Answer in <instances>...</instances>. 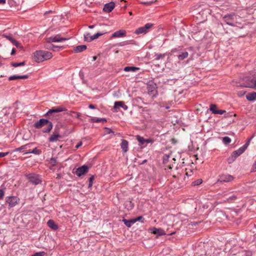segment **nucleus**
Listing matches in <instances>:
<instances>
[{"instance_id": "obj_11", "label": "nucleus", "mask_w": 256, "mask_h": 256, "mask_svg": "<svg viewBox=\"0 0 256 256\" xmlns=\"http://www.w3.org/2000/svg\"><path fill=\"white\" fill-rule=\"evenodd\" d=\"M69 40V38H64L60 36V34H56V36H52L47 38V42L50 43L51 42H61L62 41Z\"/></svg>"}, {"instance_id": "obj_59", "label": "nucleus", "mask_w": 256, "mask_h": 256, "mask_svg": "<svg viewBox=\"0 0 256 256\" xmlns=\"http://www.w3.org/2000/svg\"><path fill=\"white\" fill-rule=\"evenodd\" d=\"M244 93L243 92H238V94L240 96H243V95H244Z\"/></svg>"}, {"instance_id": "obj_52", "label": "nucleus", "mask_w": 256, "mask_h": 256, "mask_svg": "<svg viewBox=\"0 0 256 256\" xmlns=\"http://www.w3.org/2000/svg\"><path fill=\"white\" fill-rule=\"evenodd\" d=\"M169 157L170 156L168 155L165 154L164 156V162H166V160H168Z\"/></svg>"}, {"instance_id": "obj_56", "label": "nucleus", "mask_w": 256, "mask_h": 256, "mask_svg": "<svg viewBox=\"0 0 256 256\" xmlns=\"http://www.w3.org/2000/svg\"><path fill=\"white\" fill-rule=\"evenodd\" d=\"M6 3V0H0V4H4Z\"/></svg>"}, {"instance_id": "obj_20", "label": "nucleus", "mask_w": 256, "mask_h": 256, "mask_svg": "<svg viewBox=\"0 0 256 256\" xmlns=\"http://www.w3.org/2000/svg\"><path fill=\"white\" fill-rule=\"evenodd\" d=\"M120 146L124 152H126L128 150V142L126 140H122Z\"/></svg>"}, {"instance_id": "obj_61", "label": "nucleus", "mask_w": 256, "mask_h": 256, "mask_svg": "<svg viewBox=\"0 0 256 256\" xmlns=\"http://www.w3.org/2000/svg\"><path fill=\"white\" fill-rule=\"evenodd\" d=\"M92 59H93V60H93V61L96 60V56H93Z\"/></svg>"}, {"instance_id": "obj_5", "label": "nucleus", "mask_w": 256, "mask_h": 256, "mask_svg": "<svg viewBox=\"0 0 256 256\" xmlns=\"http://www.w3.org/2000/svg\"><path fill=\"white\" fill-rule=\"evenodd\" d=\"M26 176L28 181L34 185H38L42 182V178L38 174L31 173L26 174Z\"/></svg>"}, {"instance_id": "obj_36", "label": "nucleus", "mask_w": 256, "mask_h": 256, "mask_svg": "<svg viewBox=\"0 0 256 256\" xmlns=\"http://www.w3.org/2000/svg\"><path fill=\"white\" fill-rule=\"evenodd\" d=\"M231 142V139L228 136H224L222 138V142L224 144H228Z\"/></svg>"}, {"instance_id": "obj_17", "label": "nucleus", "mask_w": 256, "mask_h": 256, "mask_svg": "<svg viewBox=\"0 0 256 256\" xmlns=\"http://www.w3.org/2000/svg\"><path fill=\"white\" fill-rule=\"evenodd\" d=\"M126 36V31L124 30H120L115 32L112 34V38H122Z\"/></svg>"}, {"instance_id": "obj_38", "label": "nucleus", "mask_w": 256, "mask_h": 256, "mask_svg": "<svg viewBox=\"0 0 256 256\" xmlns=\"http://www.w3.org/2000/svg\"><path fill=\"white\" fill-rule=\"evenodd\" d=\"M104 34V33L97 32L96 34L92 36V38L91 39H90V40H93L95 39L98 38L99 36L103 35Z\"/></svg>"}, {"instance_id": "obj_31", "label": "nucleus", "mask_w": 256, "mask_h": 256, "mask_svg": "<svg viewBox=\"0 0 256 256\" xmlns=\"http://www.w3.org/2000/svg\"><path fill=\"white\" fill-rule=\"evenodd\" d=\"M32 144H33V143H30V144H28L16 148L15 151L20 152L24 149H26V148H28V147H30V146Z\"/></svg>"}, {"instance_id": "obj_26", "label": "nucleus", "mask_w": 256, "mask_h": 256, "mask_svg": "<svg viewBox=\"0 0 256 256\" xmlns=\"http://www.w3.org/2000/svg\"><path fill=\"white\" fill-rule=\"evenodd\" d=\"M140 68H136L135 66H126L124 68V70L125 72H135L136 70H138Z\"/></svg>"}, {"instance_id": "obj_40", "label": "nucleus", "mask_w": 256, "mask_h": 256, "mask_svg": "<svg viewBox=\"0 0 256 256\" xmlns=\"http://www.w3.org/2000/svg\"><path fill=\"white\" fill-rule=\"evenodd\" d=\"M50 163L52 166H54L57 164V160L56 158H50Z\"/></svg>"}, {"instance_id": "obj_47", "label": "nucleus", "mask_w": 256, "mask_h": 256, "mask_svg": "<svg viewBox=\"0 0 256 256\" xmlns=\"http://www.w3.org/2000/svg\"><path fill=\"white\" fill-rule=\"evenodd\" d=\"M104 128L106 130L107 134H110L111 133L114 134V131L112 130H111L110 128Z\"/></svg>"}, {"instance_id": "obj_55", "label": "nucleus", "mask_w": 256, "mask_h": 256, "mask_svg": "<svg viewBox=\"0 0 256 256\" xmlns=\"http://www.w3.org/2000/svg\"><path fill=\"white\" fill-rule=\"evenodd\" d=\"M82 145V142H80L77 144L75 148H79Z\"/></svg>"}, {"instance_id": "obj_41", "label": "nucleus", "mask_w": 256, "mask_h": 256, "mask_svg": "<svg viewBox=\"0 0 256 256\" xmlns=\"http://www.w3.org/2000/svg\"><path fill=\"white\" fill-rule=\"evenodd\" d=\"M202 182V179H198L196 180H194L192 182V185L193 186H198Z\"/></svg>"}, {"instance_id": "obj_16", "label": "nucleus", "mask_w": 256, "mask_h": 256, "mask_svg": "<svg viewBox=\"0 0 256 256\" xmlns=\"http://www.w3.org/2000/svg\"><path fill=\"white\" fill-rule=\"evenodd\" d=\"M61 136L58 132H55L53 133L48 138V142H56L58 140L59 138H60Z\"/></svg>"}, {"instance_id": "obj_9", "label": "nucleus", "mask_w": 256, "mask_h": 256, "mask_svg": "<svg viewBox=\"0 0 256 256\" xmlns=\"http://www.w3.org/2000/svg\"><path fill=\"white\" fill-rule=\"evenodd\" d=\"M244 152L240 148L238 150L233 152L231 156L228 159V163L232 164L233 162L236 158L242 154Z\"/></svg>"}, {"instance_id": "obj_13", "label": "nucleus", "mask_w": 256, "mask_h": 256, "mask_svg": "<svg viewBox=\"0 0 256 256\" xmlns=\"http://www.w3.org/2000/svg\"><path fill=\"white\" fill-rule=\"evenodd\" d=\"M233 180V176L228 174H224L220 176L218 181L220 182H228L232 181Z\"/></svg>"}, {"instance_id": "obj_60", "label": "nucleus", "mask_w": 256, "mask_h": 256, "mask_svg": "<svg viewBox=\"0 0 256 256\" xmlns=\"http://www.w3.org/2000/svg\"><path fill=\"white\" fill-rule=\"evenodd\" d=\"M94 27V25H91V26H88V28L90 29L93 28Z\"/></svg>"}, {"instance_id": "obj_37", "label": "nucleus", "mask_w": 256, "mask_h": 256, "mask_svg": "<svg viewBox=\"0 0 256 256\" xmlns=\"http://www.w3.org/2000/svg\"><path fill=\"white\" fill-rule=\"evenodd\" d=\"M25 64V62H12L11 64V65L12 66H14V67H18V66H24Z\"/></svg>"}, {"instance_id": "obj_21", "label": "nucleus", "mask_w": 256, "mask_h": 256, "mask_svg": "<svg viewBox=\"0 0 256 256\" xmlns=\"http://www.w3.org/2000/svg\"><path fill=\"white\" fill-rule=\"evenodd\" d=\"M152 232L158 236H164L166 234L165 232L162 228H154Z\"/></svg>"}, {"instance_id": "obj_23", "label": "nucleus", "mask_w": 256, "mask_h": 256, "mask_svg": "<svg viewBox=\"0 0 256 256\" xmlns=\"http://www.w3.org/2000/svg\"><path fill=\"white\" fill-rule=\"evenodd\" d=\"M48 226L53 230H56L58 228V226L52 220H50L47 222Z\"/></svg>"}, {"instance_id": "obj_33", "label": "nucleus", "mask_w": 256, "mask_h": 256, "mask_svg": "<svg viewBox=\"0 0 256 256\" xmlns=\"http://www.w3.org/2000/svg\"><path fill=\"white\" fill-rule=\"evenodd\" d=\"M92 38V36H91L90 33L88 32L84 34V39L85 41L90 42L92 40H90V39H91Z\"/></svg>"}, {"instance_id": "obj_14", "label": "nucleus", "mask_w": 256, "mask_h": 256, "mask_svg": "<svg viewBox=\"0 0 256 256\" xmlns=\"http://www.w3.org/2000/svg\"><path fill=\"white\" fill-rule=\"evenodd\" d=\"M119 108H122L124 110H127L128 109V106L126 105L122 101H117L114 102L113 108L114 110L116 112H117V109Z\"/></svg>"}, {"instance_id": "obj_54", "label": "nucleus", "mask_w": 256, "mask_h": 256, "mask_svg": "<svg viewBox=\"0 0 256 256\" xmlns=\"http://www.w3.org/2000/svg\"><path fill=\"white\" fill-rule=\"evenodd\" d=\"M88 108L90 109H96V108L94 105L92 104H89Z\"/></svg>"}, {"instance_id": "obj_49", "label": "nucleus", "mask_w": 256, "mask_h": 256, "mask_svg": "<svg viewBox=\"0 0 256 256\" xmlns=\"http://www.w3.org/2000/svg\"><path fill=\"white\" fill-rule=\"evenodd\" d=\"M8 154H9V152H0V158L4 157V156L8 155Z\"/></svg>"}, {"instance_id": "obj_2", "label": "nucleus", "mask_w": 256, "mask_h": 256, "mask_svg": "<svg viewBox=\"0 0 256 256\" xmlns=\"http://www.w3.org/2000/svg\"><path fill=\"white\" fill-rule=\"evenodd\" d=\"M44 126H47V128H44L42 132L48 133L52 128L53 124L51 122L44 118L40 119L34 124V126L36 128H40Z\"/></svg>"}, {"instance_id": "obj_30", "label": "nucleus", "mask_w": 256, "mask_h": 256, "mask_svg": "<svg viewBox=\"0 0 256 256\" xmlns=\"http://www.w3.org/2000/svg\"><path fill=\"white\" fill-rule=\"evenodd\" d=\"M91 121L92 122H106V120L105 118H100L96 117H94L91 119Z\"/></svg>"}, {"instance_id": "obj_46", "label": "nucleus", "mask_w": 256, "mask_h": 256, "mask_svg": "<svg viewBox=\"0 0 256 256\" xmlns=\"http://www.w3.org/2000/svg\"><path fill=\"white\" fill-rule=\"evenodd\" d=\"M71 113H72L73 114H71L72 116H75L76 118H78L80 116V114L79 112H72Z\"/></svg>"}, {"instance_id": "obj_18", "label": "nucleus", "mask_w": 256, "mask_h": 256, "mask_svg": "<svg viewBox=\"0 0 256 256\" xmlns=\"http://www.w3.org/2000/svg\"><path fill=\"white\" fill-rule=\"evenodd\" d=\"M244 86L256 90V79H251L244 84Z\"/></svg>"}, {"instance_id": "obj_28", "label": "nucleus", "mask_w": 256, "mask_h": 256, "mask_svg": "<svg viewBox=\"0 0 256 256\" xmlns=\"http://www.w3.org/2000/svg\"><path fill=\"white\" fill-rule=\"evenodd\" d=\"M41 153L42 150H40L36 148H35L32 150L26 152L24 153V154H34L39 155L41 154Z\"/></svg>"}, {"instance_id": "obj_10", "label": "nucleus", "mask_w": 256, "mask_h": 256, "mask_svg": "<svg viewBox=\"0 0 256 256\" xmlns=\"http://www.w3.org/2000/svg\"><path fill=\"white\" fill-rule=\"evenodd\" d=\"M152 26L153 24H152L147 23L144 26L138 28L135 31V34H146Z\"/></svg>"}, {"instance_id": "obj_35", "label": "nucleus", "mask_w": 256, "mask_h": 256, "mask_svg": "<svg viewBox=\"0 0 256 256\" xmlns=\"http://www.w3.org/2000/svg\"><path fill=\"white\" fill-rule=\"evenodd\" d=\"M136 140L140 143V144H144L146 143V139L140 136H136Z\"/></svg>"}, {"instance_id": "obj_44", "label": "nucleus", "mask_w": 256, "mask_h": 256, "mask_svg": "<svg viewBox=\"0 0 256 256\" xmlns=\"http://www.w3.org/2000/svg\"><path fill=\"white\" fill-rule=\"evenodd\" d=\"M13 45L15 46L16 48H20L21 47L20 44L16 40H14L12 42Z\"/></svg>"}, {"instance_id": "obj_3", "label": "nucleus", "mask_w": 256, "mask_h": 256, "mask_svg": "<svg viewBox=\"0 0 256 256\" xmlns=\"http://www.w3.org/2000/svg\"><path fill=\"white\" fill-rule=\"evenodd\" d=\"M66 110V109L62 106L54 107L50 109L48 112L44 115L45 116H48L50 119H54L56 116V114Z\"/></svg>"}, {"instance_id": "obj_24", "label": "nucleus", "mask_w": 256, "mask_h": 256, "mask_svg": "<svg viewBox=\"0 0 256 256\" xmlns=\"http://www.w3.org/2000/svg\"><path fill=\"white\" fill-rule=\"evenodd\" d=\"M122 221L124 222V224L128 228L131 227L135 223L134 218H132L128 220L126 219H123Z\"/></svg>"}, {"instance_id": "obj_42", "label": "nucleus", "mask_w": 256, "mask_h": 256, "mask_svg": "<svg viewBox=\"0 0 256 256\" xmlns=\"http://www.w3.org/2000/svg\"><path fill=\"white\" fill-rule=\"evenodd\" d=\"M156 56V60H159L160 58H164V54H158L155 55Z\"/></svg>"}, {"instance_id": "obj_25", "label": "nucleus", "mask_w": 256, "mask_h": 256, "mask_svg": "<svg viewBox=\"0 0 256 256\" xmlns=\"http://www.w3.org/2000/svg\"><path fill=\"white\" fill-rule=\"evenodd\" d=\"M246 98L249 101H254L256 99V92H252L246 96Z\"/></svg>"}, {"instance_id": "obj_1", "label": "nucleus", "mask_w": 256, "mask_h": 256, "mask_svg": "<svg viewBox=\"0 0 256 256\" xmlns=\"http://www.w3.org/2000/svg\"><path fill=\"white\" fill-rule=\"evenodd\" d=\"M52 57V52L45 50H36L33 54V59L36 62L49 60Z\"/></svg>"}, {"instance_id": "obj_6", "label": "nucleus", "mask_w": 256, "mask_h": 256, "mask_svg": "<svg viewBox=\"0 0 256 256\" xmlns=\"http://www.w3.org/2000/svg\"><path fill=\"white\" fill-rule=\"evenodd\" d=\"M148 94L152 98H156L158 94L157 87L156 84L152 82L147 86Z\"/></svg>"}, {"instance_id": "obj_32", "label": "nucleus", "mask_w": 256, "mask_h": 256, "mask_svg": "<svg viewBox=\"0 0 256 256\" xmlns=\"http://www.w3.org/2000/svg\"><path fill=\"white\" fill-rule=\"evenodd\" d=\"M217 106L214 104H211L210 107V110L214 114H216V112L218 110L216 109Z\"/></svg>"}, {"instance_id": "obj_48", "label": "nucleus", "mask_w": 256, "mask_h": 256, "mask_svg": "<svg viewBox=\"0 0 256 256\" xmlns=\"http://www.w3.org/2000/svg\"><path fill=\"white\" fill-rule=\"evenodd\" d=\"M216 114H222L226 112V110H218L216 112Z\"/></svg>"}, {"instance_id": "obj_19", "label": "nucleus", "mask_w": 256, "mask_h": 256, "mask_svg": "<svg viewBox=\"0 0 256 256\" xmlns=\"http://www.w3.org/2000/svg\"><path fill=\"white\" fill-rule=\"evenodd\" d=\"M28 75H22V76H16V75H14L10 76L8 78L9 80H16L18 79H26L28 78Z\"/></svg>"}, {"instance_id": "obj_62", "label": "nucleus", "mask_w": 256, "mask_h": 256, "mask_svg": "<svg viewBox=\"0 0 256 256\" xmlns=\"http://www.w3.org/2000/svg\"><path fill=\"white\" fill-rule=\"evenodd\" d=\"M246 256H251V254L250 253L246 254Z\"/></svg>"}, {"instance_id": "obj_4", "label": "nucleus", "mask_w": 256, "mask_h": 256, "mask_svg": "<svg viewBox=\"0 0 256 256\" xmlns=\"http://www.w3.org/2000/svg\"><path fill=\"white\" fill-rule=\"evenodd\" d=\"M224 21L228 25L234 26L236 21V16L234 13L226 14L222 17Z\"/></svg>"}, {"instance_id": "obj_45", "label": "nucleus", "mask_w": 256, "mask_h": 256, "mask_svg": "<svg viewBox=\"0 0 256 256\" xmlns=\"http://www.w3.org/2000/svg\"><path fill=\"white\" fill-rule=\"evenodd\" d=\"M2 36L4 38H6V39L9 40L12 43L13 42V40H14L10 36H8L5 34H3Z\"/></svg>"}, {"instance_id": "obj_50", "label": "nucleus", "mask_w": 256, "mask_h": 256, "mask_svg": "<svg viewBox=\"0 0 256 256\" xmlns=\"http://www.w3.org/2000/svg\"><path fill=\"white\" fill-rule=\"evenodd\" d=\"M4 191L2 190H0V200L2 199L4 196Z\"/></svg>"}, {"instance_id": "obj_22", "label": "nucleus", "mask_w": 256, "mask_h": 256, "mask_svg": "<svg viewBox=\"0 0 256 256\" xmlns=\"http://www.w3.org/2000/svg\"><path fill=\"white\" fill-rule=\"evenodd\" d=\"M86 45H80L76 46L74 48V52L76 53H78L82 52L86 50Z\"/></svg>"}, {"instance_id": "obj_15", "label": "nucleus", "mask_w": 256, "mask_h": 256, "mask_svg": "<svg viewBox=\"0 0 256 256\" xmlns=\"http://www.w3.org/2000/svg\"><path fill=\"white\" fill-rule=\"evenodd\" d=\"M115 6V4L112 2L104 4L103 8L104 11L106 12H110L112 10Z\"/></svg>"}, {"instance_id": "obj_51", "label": "nucleus", "mask_w": 256, "mask_h": 256, "mask_svg": "<svg viewBox=\"0 0 256 256\" xmlns=\"http://www.w3.org/2000/svg\"><path fill=\"white\" fill-rule=\"evenodd\" d=\"M153 2H154L152 0V1H149V2H142V3L144 4L150 5V4H152Z\"/></svg>"}, {"instance_id": "obj_58", "label": "nucleus", "mask_w": 256, "mask_h": 256, "mask_svg": "<svg viewBox=\"0 0 256 256\" xmlns=\"http://www.w3.org/2000/svg\"><path fill=\"white\" fill-rule=\"evenodd\" d=\"M253 169H254V171H256V160L254 164L253 165Z\"/></svg>"}, {"instance_id": "obj_8", "label": "nucleus", "mask_w": 256, "mask_h": 256, "mask_svg": "<svg viewBox=\"0 0 256 256\" xmlns=\"http://www.w3.org/2000/svg\"><path fill=\"white\" fill-rule=\"evenodd\" d=\"M20 201V198L16 196H7L6 198V202L8 204L9 208L16 206Z\"/></svg>"}, {"instance_id": "obj_43", "label": "nucleus", "mask_w": 256, "mask_h": 256, "mask_svg": "<svg viewBox=\"0 0 256 256\" xmlns=\"http://www.w3.org/2000/svg\"><path fill=\"white\" fill-rule=\"evenodd\" d=\"M94 178V176H92L91 177L89 178V184L88 187L90 188L93 184V180Z\"/></svg>"}, {"instance_id": "obj_57", "label": "nucleus", "mask_w": 256, "mask_h": 256, "mask_svg": "<svg viewBox=\"0 0 256 256\" xmlns=\"http://www.w3.org/2000/svg\"><path fill=\"white\" fill-rule=\"evenodd\" d=\"M15 52H16V50H15V48H13L11 52V54L14 55L15 54Z\"/></svg>"}, {"instance_id": "obj_27", "label": "nucleus", "mask_w": 256, "mask_h": 256, "mask_svg": "<svg viewBox=\"0 0 256 256\" xmlns=\"http://www.w3.org/2000/svg\"><path fill=\"white\" fill-rule=\"evenodd\" d=\"M46 48L49 49L50 50H52L54 51H58L59 49H62L64 48V46H56L54 44H51L49 47L46 46Z\"/></svg>"}, {"instance_id": "obj_39", "label": "nucleus", "mask_w": 256, "mask_h": 256, "mask_svg": "<svg viewBox=\"0 0 256 256\" xmlns=\"http://www.w3.org/2000/svg\"><path fill=\"white\" fill-rule=\"evenodd\" d=\"M135 222L138 221L142 223H144V218L142 216H139L138 218H134Z\"/></svg>"}, {"instance_id": "obj_34", "label": "nucleus", "mask_w": 256, "mask_h": 256, "mask_svg": "<svg viewBox=\"0 0 256 256\" xmlns=\"http://www.w3.org/2000/svg\"><path fill=\"white\" fill-rule=\"evenodd\" d=\"M252 139V138H250L247 142H246V144L243 145L242 146L240 147V148L243 150L244 152L245 151V150L247 148L248 146L250 144V143Z\"/></svg>"}, {"instance_id": "obj_7", "label": "nucleus", "mask_w": 256, "mask_h": 256, "mask_svg": "<svg viewBox=\"0 0 256 256\" xmlns=\"http://www.w3.org/2000/svg\"><path fill=\"white\" fill-rule=\"evenodd\" d=\"M173 53H176V56L179 60H182L188 56V53L186 51H180L176 48L173 49L172 50Z\"/></svg>"}, {"instance_id": "obj_29", "label": "nucleus", "mask_w": 256, "mask_h": 256, "mask_svg": "<svg viewBox=\"0 0 256 256\" xmlns=\"http://www.w3.org/2000/svg\"><path fill=\"white\" fill-rule=\"evenodd\" d=\"M237 198H238L236 194H233L232 196H229L226 199V201L228 202L232 203V202H234Z\"/></svg>"}, {"instance_id": "obj_12", "label": "nucleus", "mask_w": 256, "mask_h": 256, "mask_svg": "<svg viewBox=\"0 0 256 256\" xmlns=\"http://www.w3.org/2000/svg\"><path fill=\"white\" fill-rule=\"evenodd\" d=\"M88 168L86 165H84L76 168L74 173L78 176H80L88 172Z\"/></svg>"}, {"instance_id": "obj_53", "label": "nucleus", "mask_w": 256, "mask_h": 256, "mask_svg": "<svg viewBox=\"0 0 256 256\" xmlns=\"http://www.w3.org/2000/svg\"><path fill=\"white\" fill-rule=\"evenodd\" d=\"M153 140L150 138L146 139V143H152Z\"/></svg>"}]
</instances>
